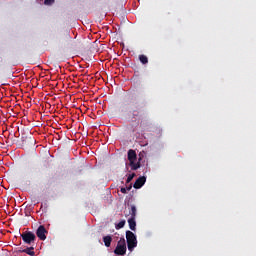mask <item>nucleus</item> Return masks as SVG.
I'll return each instance as SVG.
<instances>
[{
	"label": "nucleus",
	"mask_w": 256,
	"mask_h": 256,
	"mask_svg": "<svg viewBox=\"0 0 256 256\" xmlns=\"http://www.w3.org/2000/svg\"><path fill=\"white\" fill-rule=\"evenodd\" d=\"M125 215L126 217H130L128 219V224L131 231H136L137 222L135 221V218L137 217V207L133 204H128Z\"/></svg>",
	"instance_id": "nucleus-1"
},
{
	"label": "nucleus",
	"mask_w": 256,
	"mask_h": 256,
	"mask_svg": "<svg viewBox=\"0 0 256 256\" xmlns=\"http://www.w3.org/2000/svg\"><path fill=\"white\" fill-rule=\"evenodd\" d=\"M128 161V165L131 167V171H137V169L141 168V157L137 161V152H135V150H128Z\"/></svg>",
	"instance_id": "nucleus-2"
},
{
	"label": "nucleus",
	"mask_w": 256,
	"mask_h": 256,
	"mask_svg": "<svg viewBox=\"0 0 256 256\" xmlns=\"http://www.w3.org/2000/svg\"><path fill=\"white\" fill-rule=\"evenodd\" d=\"M128 119H131L133 121L134 119L143 117V108L136 103L134 107L127 112Z\"/></svg>",
	"instance_id": "nucleus-3"
},
{
	"label": "nucleus",
	"mask_w": 256,
	"mask_h": 256,
	"mask_svg": "<svg viewBox=\"0 0 256 256\" xmlns=\"http://www.w3.org/2000/svg\"><path fill=\"white\" fill-rule=\"evenodd\" d=\"M126 241L129 251H133L137 247V236L132 231H126Z\"/></svg>",
	"instance_id": "nucleus-4"
},
{
	"label": "nucleus",
	"mask_w": 256,
	"mask_h": 256,
	"mask_svg": "<svg viewBox=\"0 0 256 256\" xmlns=\"http://www.w3.org/2000/svg\"><path fill=\"white\" fill-rule=\"evenodd\" d=\"M20 237L26 245H33L37 240V236L32 231H25L20 235Z\"/></svg>",
	"instance_id": "nucleus-5"
},
{
	"label": "nucleus",
	"mask_w": 256,
	"mask_h": 256,
	"mask_svg": "<svg viewBox=\"0 0 256 256\" xmlns=\"http://www.w3.org/2000/svg\"><path fill=\"white\" fill-rule=\"evenodd\" d=\"M114 253L115 255H125V253H127V243L125 242V238H121L118 241Z\"/></svg>",
	"instance_id": "nucleus-6"
},
{
	"label": "nucleus",
	"mask_w": 256,
	"mask_h": 256,
	"mask_svg": "<svg viewBox=\"0 0 256 256\" xmlns=\"http://www.w3.org/2000/svg\"><path fill=\"white\" fill-rule=\"evenodd\" d=\"M47 233V229H45V226L43 225H40L36 230V235L40 241H45V239H47Z\"/></svg>",
	"instance_id": "nucleus-7"
},
{
	"label": "nucleus",
	"mask_w": 256,
	"mask_h": 256,
	"mask_svg": "<svg viewBox=\"0 0 256 256\" xmlns=\"http://www.w3.org/2000/svg\"><path fill=\"white\" fill-rule=\"evenodd\" d=\"M147 182V177L145 176H140L134 183L133 187L134 189H141L143 185Z\"/></svg>",
	"instance_id": "nucleus-8"
},
{
	"label": "nucleus",
	"mask_w": 256,
	"mask_h": 256,
	"mask_svg": "<svg viewBox=\"0 0 256 256\" xmlns=\"http://www.w3.org/2000/svg\"><path fill=\"white\" fill-rule=\"evenodd\" d=\"M20 253H26V255H35V247H28L24 250H20Z\"/></svg>",
	"instance_id": "nucleus-9"
},
{
	"label": "nucleus",
	"mask_w": 256,
	"mask_h": 256,
	"mask_svg": "<svg viewBox=\"0 0 256 256\" xmlns=\"http://www.w3.org/2000/svg\"><path fill=\"white\" fill-rule=\"evenodd\" d=\"M112 241H113V238L109 235L103 237V243H104L105 247H111Z\"/></svg>",
	"instance_id": "nucleus-10"
},
{
	"label": "nucleus",
	"mask_w": 256,
	"mask_h": 256,
	"mask_svg": "<svg viewBox=\"0 0 256 256\" xmlns=\"http://www.w3.org/2000/svg\"><path fill=\"white\" fill-rule=\"evenodd\" d=\"M139 61L142 63V65H147L149 63V58H147L146 55H139Z\"/></svg>",
	"instance_id": "nucleus-11"
},
{
	"label": "nucleus",
	"mask_w": 256,
	"mask_h": 256,
	"mask_svg": "<svg viewBox=\"0 0 256 256\" xmlns=\"http://www.w3.org/2000/svg\"><path fill=\"white\" fill-rule=\"evenodd\" d=\"M125 227V220L120 221L116 224V229H123Z\"/></svg>",
	"instance_id": "nucleus-12"
},
{
	"label": "nucleus",
	"mask_w": 256,
	"mask_h": 256,
	"mask_svg": "<svg viewBox=\"0 0 256 256\" xmlns=\"http://www.w3.org/2000/svg\"><path fill=\"white\" fill-rule=\"evenodd\" d=\"M134 178H135V173L130 174V175L127 177L126 183L132 182Z\"/></svg>",
	"instance_id": "nucleus-13"
},
{
	"label": "nucleus",
	"mask_w": 256,
	"mask_h": 256,
	"mask_svg": "<svg viewBox=\"0 0 256 256\" xmlns=\"http://www.w3.org/2000/svg\"><path fill=\"white\" fill-rule=\"evenodd\" d=\"M55 3V0H45L44 5H53Z\"/></svg>",
	"instance_id": "nucleus-14"
},
{
	"label": "nucleus",
	"mask_w": 256,
	"mask_h": 256,
	"mask_svg": "<svg viewBox=\"0 0 256 256\" xmlns=\"http://www.w3.org/2000/svg\"><path fill=\"white\" fill-rule=\"evenodd\" d=\"M131 189H133V184H129V186L126 187V191H131Z\"/></svg>",
	"instance_id": "nucleus-15"
},
{
	"label": "nucleus",
	"mask_w": 256,
	"mask_h": 256,
	"mask_svg": "<svg viewBox=\"0 0 256 256\" xmlns=\"http://www.w3.org/2000/svg\"><path fill=\"white\" fill-rule=\"evenodd\" d=\"M120 191H121V193L126 194L127 193V188L123 187V188L120 189Z\"/></svg>",
	"instance_id": "nucleus-16"
},
{
	"label": "nucleus",
	"mask_w": 256,
	"mask_h": 256,
	"mask_svg": "<svg viewBox=\"0 0 256 256\" xmlns=\"http://www.w3.org/2000/svg\"><path fill=\"white\" fill-rule=\"evenodd\" d=\"M1 61H3V59L0 57V63H1Z\"/></svg>",
	"instance_id": "nucleus-17"
}]
</instances>
